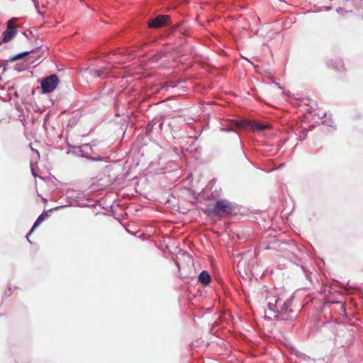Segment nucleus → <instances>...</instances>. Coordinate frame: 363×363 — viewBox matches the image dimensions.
I'll list each match as a JSON object with an SVG mask.
<instances>
[{"mask_svg":"<svg viewBox=\"0 0 363 363\" xmlns=\"http://www.w3.org/2000/svg\"><path fill=\"white\" fill-rule=\"evenodd\" d=\"M227 211V205L224 201H217L216 203L208 204L204 210L210 216H222Z\"/></svg>","mask_w":363,"mask_h":363,"instance_id":"1","label":"nucleus"},{"mask_svg":"<svg viewBox=\"0 0 363 363\" xmlns=\"http://www.w3.org/2000/svg\"><path fill=\"white\" fill-rule=\"evenodd\" d=\"M59 83V78L56 74H51L45 77L41 82V87L44 93L53 91Z\"/></svg>","mask_w":363,"mask_h":363,"instance_id":"2","label":"nucleus"},{"mask_svg":"<svg viewBox=\"0 0 363 363\" xmlns=\"http://www.w3.org/2000/svg\"><path fill=\"white\" fill-rule=\"evenodd\" d=\"M280 298H275L274 303L269 301L268 303V306L270 310L277 311L278 313H287L289 311V308L291 306L290 301H285L282 304H281Z\"/></svg>","mask_w":363,"mask_h":363,"instance_id":"3","label":"nucleus"},{"mask_svg":"<svg viewBox=\"0 0 363 363\" xmlns=\"http://www.w3.org/2000/svg\"><path fill=\"white\" fill-rule=\"evenodd\" d=\"M169 18V16L167 15L158 16L156 18L150 20L148 22V26L150 28H157L164 26L168 23Z\"/></svg>","mask_w":363,"mask_h":363,"instance_id":"4","label":"nucleus"},{"mask_svg":"<svg viewBox=\"0 0 363 363\" xmlns=\"http://www.w3.org/2000/svg\"><path fill=\"white\" fill-rule=\"evenodd\" d=\"M16 34V26L9 21L7 24L6 30L4 32L3 40L4 43L9 42Z\"/></svg>","mask_w":363,"mask_h":363,"instance_id":"5","label":"nucleus"},{"mask_svg":"<svg viewBox=\"0 0 363 363\" xmlns=\"http://www.w3.org/2000/svg\"><path fill=\"white\" fill-rule=\"evenodd\" d=\"M228 131L242 129L249 124L247 121L240 119H228Z\"/></svg>","mask_w":363,"mask_h":363,"instance_id":"6","label":"nucleus"},{"mask_svg":"<svg viewBox=\"0 0 363 363\" xmlns=\"http://www.w3.org/2000/svg\"><path fill=\"white\" fill-rule=\"evenodd\" d=\"M199 281L204 286H206L211 283V277L207 271H203L199 276Z\"/></svg>","mask_w":363,"mask_h":363,"instance_id":"7","label":"nucleus"},{"mask_svg":"<svg viewBox=\"0 0 363 363\" xmlns=\"http://www.w3.org/2000/svg\"><path fill=\"white\" fill-rule=\"evenodd\" d=\"M48 217L47 213H43L41 215L38 216L35 222L34 223L30 231L27 235V238L29 235L32 233V232L34 230L35 228H37L46 218Z\"/></svg>","mask_w":363,"mask_h":363,"instance_id":"8","label":"nucleus"},{"mask_svg":"<svg viewBox=\"0 0 363 363\" xmlns=\"http://www.w3.org/2000/svg\"><path fill=\"white\" fill-rule=\"evenodd\" d=\"M252 129L255 131H263L266 129H269L271 127L269 125H264V124H259V123H253L251 125Z\"/></svg>","mask_w":363,"mask_h":363,"instance_id":"9","label":"nucleus"},{"mask_svg":"<svg viewBox=\"0 0 363 363\" xmlns=\"http://www.w3.org/2000/svg\"><path fill=\"white\" fill-rule=\"evenodd\" d=\"M30 52H24L20 53L18 55H16L14 57L11 58V61L13 62V61H16L18 60H20V59L23 58V57L29 55Z\"/></svg>","mask_w":363,"mask_h":363,"instance_id":"10","label":"nucleus"},{"mask_svg":"<svg viewBox=\"0 0 363 363\" xmlns=\"http://www.w3.org/2000/svg\"><path fill=\"white\" fill-rule=\"evenodd\" d=\"M93 74L95 77H101L103 75V72L100 70H94V71H93Z\"/></svg>","mask_w":363,"mask_h":363,"instance_id":"11","label":"nucleus"},{"mask_svg":"<svg viewBox=\"0 0 363 363\" xmlns=\"http://www.w3.org/2000/svg\"><path fill=\"white\" fill-rule=\"evenodd\" d=\"M228 215H229L231 211H232V208H231V206L229 204H228Z\"/></svg>","mask_w":363,"mask_h":363,"instance_id":"12","label":"nucleus"}]
</instances>
